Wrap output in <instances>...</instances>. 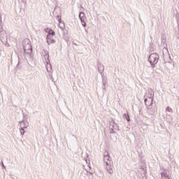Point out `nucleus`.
I'll list each match as a JSON object with an SVG mask.
<instances>
[{"instance_id":"nucleus-1","label":"nucleus","mask_w":179,"mask_h":179,"mask_svg":"<svg viewBox=\"0 0 179 179\" xmlns=\"http://www.w3.org/2000/svg\"><path fill=\"white\" fill-rule=\"evenodd\" d=\"M103 162L105 163V169L107 173L113 174L114 173V163L113 162V160H111L110 154L104 156Z\"/></svg>"},{"instance_id":"nucleus-2","label":"nucleus","mask_w":179,"mask_h":179,"mask_svg":"<svg viewBox=\"0 0 179 179\" xmlns=\"http://www.w3.org/2000/svg\"><path fill=\"white\" fill-rule=\"evenodd\" d=\"M160 56L157 53H151L148 57V62L150 64L152 68H156V64L159 62Z\"/></svg>"},{"instance_id":"nucleus-3","label":"nucleus","mask_w":179,"mask_h":179,"mask_svg":"<svg viewBox=\"0 0 179 179\" xmlns=\"http://www.w3.org/2000/svg\"><path fill=\"white\" fill-rule=\"evenodd\" d=\"M44 54V58L46 59V69L48 72H51V71H52V65H51V62H50V53L48 51L45 50Z\"/></svg>"},{"instance_id":"nucleus-4","label":"nucleus","mask_w":179,"mask_h":179,"mask_svg":"<svg viewBox=\"0 0 179 179\" xmlns=\"http://www.w3.org/2000/svg\"><path fill=\"white\" fill-rule=\"evenodd\" d=\"M0 40L3 44L8 43V35L6 34V31L3 30V27L0 26Z\"/></svg>"},{"instance_id":"nucleus-5","label":"nucleus","mask_w":179,"mask_h":179,"mask_svg":"<svg viewBox=\"0 0 179 179\" xmlns=\"http://www.w3.org/2000/svg\"><path fill=\"white\" fill-rule=\"evenodd\" d=\"M109 134H115L117 131H118V124L117 123H115L114 121L110 122L109 125Z\"/></svg>"},{"instance_id":"nucleus-6","label":"nucleus","mask_w":179,"mask_h":179,"mask_svg":"<svg viewBox=\"0 0 179 179\" xmlns=\"http://www.w3.org/2000/svg\"><path fill=\"white\" fill-rule=\"evenodd\" d=\"M22 45L24 48V51L27 50H33V47H31V43H30V40L24 39L22 42Z\"/></svg>"},{"instance_id":"nucleus-7","label":"nucleus","mask_w":179,"mask_h":179,"mask_svg":"<svg viewBox=\"0 0 179 179\" xmlns=\"http://www.w3.org/2000/svg\"><path fill=\"white\" fill-rule=\"evenodd\" d=\"M79 17L81 22V24L83 27H86V17L84 12H80L79 13Z\"/></svg>"},{"instance_id":"nucleus-8","label":"nucleus","mask_w":179,"mask_h":179,"mask_svg":"<svg viewBox=\"0 0 179 179\" xmlns=\"http://www.w3.org/2000/svg\"><path fill=\"white\" fill-rule=\"evenodd\" d=\"M46 40L49 45H51V44H54V43H55V39H54V36L51 35V32H48L46 36Z\"/></svg>"},{"instance_id":"nucleus-9","label":"nucleus","mask_w":179,"mask_h":179,"mask_svg":"<svg viewBox=\"0 0 179 179\" xmlns=\"http://www.w3.org/2000/svg\"><path fill=\"white\" fill-rule=\"evenodd\" d=\"M144 103L148 110H151L152 107H153V99L145 98Z\"/></svg>"},{"instance_id":"nucleus-10","label":"nucleus","mask_w":179,"mask_h":179,"mask_svg":"<svg viewBox=\"0 0 179 179\" xmlns=\"http://www.w3.org/2000/svg\"><path fill=\"white\" fill-rule=\"evenodd\" d=\"M97 68L99 73H101L102 78H104V65H103L100 62H97Z\"/></svg>"},{"instance_id":"nucleus-11","label":"nucleus","mask_w":179,"mask_h":179,"mask_svg":"<svg viewBox=\"0 0 179 179\" xmlns=\"http://www.w3.org/2000/svg\"><path fill=\"white\" fill-rule=\"evenodd\" d=\"M58 19L59 22V27L62 30H64L65 29V23L62 22V19L61 18V15H57L55 16Z\"/></svg>"},{"instance_id":"nucleus-12","label":"nucleus","mask_w":179,"mask_h":179,"mask_svg":"<svg viewBox=\"0 0 179 179\" xmlns=\"http://www.w3.org/2000/svg\"><path fill=\"white\" fill-rule=\"evenodd\" d=\"M145 96H147L149 99L153 100V97L155 96V92L152 90V89H148L147 92L145 93Z\"/></svg>"},{"instance_id":"nucleus-13","label":"nucleus","mask_w":179,"mask_h":179,"mask_svg":"<svg viewBox=\"0 0 179 179\" xmlns=\"http://www.w3.org/2000/svg\"><path fill=\"white\" fill-rule=\"evenodd\" d=\"M20 124L21 129H27V127H29V122L25 121H21Z\"/></svg>"},{"instance_id":"nucleus-14","label":"nucleus","mask_w":179,"mask_h":179,"mask_svg":"<svg viewBox=\"0 0 179 179\" xmlns=\"http://www.w3.org/2000/svg\"><path fill=\"white\" fill-rule=\"evenodd\" d=\"M102 83H103V86H102L103 90H106V87H107V78L106 77H103L102 78Z\"/></svg>"},{"instance_id":"nucleus-15","label":"nucleus","mask_w":179,"mask_h":179,"mask_svg":"<svg viewBox=\"0 0 179 179\" xmlns=\"http://www.w3.org/2000/svg\"><path fill=\"white\" fill-rule=\"evenodd\" d=\"M32 52H33V49L24 50V54L25 57H31Z\"/></svg>"},{"instance_id":"nucleus-16","label":"nucleus","mask_w":179,"mask_h":179,"mask_svg":"<svg viewBox=\"0 0 179 179\" xmlns=\"http://www.w3.org/2000/svg\"><path fill=\"white\" fill-rule=\"evenodd\" d=\"M162 179H170V176L164 172L161 173Z\"/></svg>"},{"instance_id":"nucleus-17","label":"nucleus","mask_w":179,"mask_h":179,"mask_svg":"<svg viewBox=\"0 0 179 179\" xmlns=\"http://www.w3.org/2000/svg\"><path fill=\"white\" fill-rule=\"evenodd\" d=\"M123 118H125L128 122L131 121V119L129 118V115H128L127 113H124L123 115Z\"/></svg>"},{"instance_id":"nucleus-18","label":"nucleus","mask_w":179,"mask_h":179,"mask_svg":"<svg viewBox=\"0 0 179 179\" xmlns=\"http://www.w3.org/2000/svg\"><path fill=\"white\" fill-rule=\"evenodd\" d=\"M162 44L164 45V48L167 47V43H166V38H164V37L162 38Z\"/></svg>"},{"instance_id":"nucleus-19","label":"nucleus","mask_w":179,"mask_h":179,"mask_svg":"<svg viewBox=\"0 0 179 179\" xmlns=\"http://www.w3.org/2000/svg\"><path fill=\"white\" fill-rule=\"evenodd\" d=\"M22 59H20V56H18V63H17V68L18 69H20V67H19L20 66V64H22Z\"/></svg>"},{"instance_id":"nucleus-20","label":"nucleus","mask_w":179,"mask_h":179,"mask_svg":"<svg viewBox=\"0 0 179 179\" xmlns=\"http://www.w3.org/2000/svg\"><path fill=\"white\" fill-rule=\"evenodd\" d=\"M26 129H20V134L21 135H24V134H26Z\"/></svg>"},{"instance_id":"nucleus-21","label":"nucleus","mask_w":179,"mask_h":179,"mask_svg":"<svg viewBox=\"0 0 179 179\" xmlns=\"http://www.w3.org/2000/svg\"><path fill=\"white\" fill-rule=\"evenodd\" d=\"M49 33H50L52 37H54V36H55V31H54L53 30L50 29V31H49Z\"/></svg>"},{"instance_id":"nucleus-22","label":"nucleus","mask_w":179,"mask_h":179,"mask_svg":"<svg viewBox=\"0 0 179 179\" xmlns=\"http://www.w3.org/2000/svg\"><path fill=\"white\" fill-rule=\"evenodd\" d=\"M166 111H169V113H173V109L168 106L166 108Z\"/></svg>"},{"instance_id":"nucleus-23","label":"nucleus","mask_w":179,"mask_h":179,"mask_svg":"<svg viewBox=\"0 0 179 179\" xmlns=\"http://www.w3.org/2000/svg\"><path fill=\"white\" fill-rule=\"evenodd\" d=\"M150 51H153V43L152 42L150 43Z\"/></svg>"},{"instance_id":"nucleus-24","label":"nucleus","mask_w":179,"mask_h":179,"mask_svg":"<svg viewBox=\"0 0 179 179\" xmlns=\"http://www.w3.org/2000/svg\"><path fill=\"white\" fill-rule=\"evenodd\" d=\"M57 10H58V8H55L53 12V15H55L57 13Z\"/></svg>"},{"instance_id":"nucleus-25","label":"nucleus","mask_w":179,"mask_h":179,"mask_svg":"<svg viewBox=\"0 0 179 179\" xmlns=\"http://www.w3.org/2000/svg\"><path fill=\"white\" fill-rule=\"evenodd\" d=\"M1 164L3 169H6V166H5V165L3 164V162H1Z\"/></svg>"},{"instance_id":"nucleus-26","label":"nucleus","mask_w":179,"mask_h":179,"mask_svg":"<svg viewBox=\"0 0 179 179\" xmlns=\"http://www.w3.org/2000/svg\"><path fill=\"white\" fill-rule=\"evenodd\" d=\"M0 26H2V17L0 15Z\"/></svg>"},{"instance_id":"nucleus-27","label":"nucleus","mask_w":179,"mask_h":179,"mask_svg":"<svg viewBox=\"0 0 179 179\" xmlns=\"http://www.w3.org/2000/svg\"><path fill=\"white\" fill-rule=\"evenodd\" d=\"M90 174H93V172H90Z\"/></svg>"},{"instance_id":"nucleus-28","label":"nucleus","mask_w":179,"mask_h":179,"mask_svg":"<svg viewBox=\"0 0 179 179\" xmlns=\"http://www.w3.org/2000/svg\"><path fill=\"white\" fill-rule=\"evenodd\" d=\"M22 115H24V113H23V112H22Z\"/></svg>"}]
</instances>
